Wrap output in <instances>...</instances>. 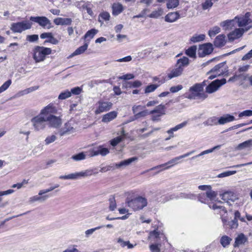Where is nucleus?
Instances as JSON below:
<instances>
[{"label":"nucleus","instance_id":"1","mask_svg":"<svg viewBox=\"0 0 252 252\" xmlns=\"http://www.w3.org/2000/svg\"><path fill=\"white\" fill-rule=\"evenodd\" d=\"M57 111V108L53 103L49 104L41 109V114L46 117V120L50 127L58 128L62 124L61 117L55 115Z\"/></svg>","mask_w":252,"mask_h":252},{"label":"nucleus","instance_id":"2","mask_svg":"<svg viewBox=\"0 0 252 252\" xmlns=\"http://www.w3.org/2000/svg\"><path fill=\"white\" fill-rule=\"evenodd\" d=\"M33 59L35 63L44 61L46 56L51 54L52 50L50 48L43 46H36L32 51Z\"/></svg>","mask_w":252,"mask_h":252},{"label":"nucleus","instance_id":"3","mask_svg":"<svg viewBox=\"0 0 252 252\" xmlns=\"http://www.w3.org/2000/svg\"><path fill=\"white\" fill-rule=\"evenodd\" d=\"M31 122L34 130L36 131L44 130L46 127V117L41 114V110L39 115L31 119Z\"/></svg>","mask_w":252,"mask_h":252},{"label":"nucleus","instance_id":"4","mask_svg":"<svg viewBox=\"0 0 252 252\" xmlns=\"http://www.w3.org/2000/svg\"><path fill=\"white\" fill-rule=\"evenodd\" d=\"M97 172H94L93 169H87L79 172L71 173L67 175H61L59 177L60 179L63 180H77L80 178H85L91 176Z\"/></svg>","mask_w":252,"mask_h":252},{"label":"nucleus","instance_id":"5","mask_svg":"<svg viewBox=\"0 0 252 252\" xmlns=\"http://www.w3.org/2000/svg\"><path fill=\"white\" fill-rule=\"evenodd\" d=\"M227 72V67L225 62L221 63L214 67L208 73L210 75L208 79L212 80L217 76L223 75Z\"/></svg>","mask_w":252,"mask_h":252},{"label":"nucleus","instance_id":"6","mask_svg":"<svg viewBox=\"0 0 252 252\" xmlns=\"http://www.w3.org/2000/svg\"><path fill=\"white\" fill-rule=\"evenodd\" d=\"M129 207L134 211L142 209L147 205V200L145 197L139 196L127 202Z\"/></svg>","mask_w":252,"mask_h":252},{"label":"nucleus","instance_id":"7","mask_svg":"<svg viewBox=\"0 0 252 252\" xmlns=\"http://www.w3.org/2000/svg\"><path fill=\"white\" fill-rule=\"evenodd\" d=\"M32 23L29 21L13 23L11 25L10 29L14 32L21 33L23 31L31 29Z\"/></svg>","mask_w":252,"mask_h":252},{"label":"nucleus","instance_id":"8","mask_svg":"<svg viewBox=\"0 0 252 252\" xmlns=\"http://www.w3.org/2000/svg\"><path fill=\"white\" fill-rule=\"evenodd\" d=\"M252 14L251 12H247L245 15L242 16H237L235 17L237 26L241 28H247L249 26H252V19L250 18Z\"/></svg>","mask_w":252,"mask_h":252},{"label":"nucleus","instance_id":"9","mask_svg":"<svg viewBox=\"0 0 252 252\" xmlns=\"http://www.w3.org/2000/svg\"><path fill=\"white\" fill-rule=\"evenodd\" d=\"M205 81L202 83H197L191 87L189 91L197 97V98L205 99L207 97V95L203 93V87L206 85Z\"/></svg>","mask_w":252,"mask_h":252},{"label":"nucleus","instance_id":"10","mask_svg":"<svg viewBox=\"0 0 252 252\" xmlns=\"http://www.w3.org/2000/svg\"><path fill=\"white\" fill-rule=\"evenodd\" d=\"M113 104L110 101L99 100L96 104L94 113L96 115L109 111L112 107Z\"/></svg>","mask_w":252,"mask_h":252},{"label":"nucleus","instance_id":"11","mask_svg":"<svg viewBox=\"0 0 252 252\" xmlns=\"http://www.w3.org/2000/svg\"><path fill=\"white\" fill-rule=\"evenodd\" d=\"M75 123L74 121L70 120L66 123L60 129L59 135L61 136L67 135L74 133L75 131Z\"/></svg>","mask_w":252,"mask_h":252},{"label":"nucleus","instance_id":"12","mask_svg":"<svg viewBox=\"0 0 252 252\" xmlns=\"http://www.w3.org/2000/svg\"><path fill=\"white\" fill-rule=\"evenodd\" d=\"M252 28V26H249L247 28H236L233 31L228 34L229 41H233L235 39L242 37L244 32H248Z\"/></svg>","mask_w":252,"mask_h":252},{"label":"nucleus","instance_id":"13","mask_svg":"<svg viewBox=\"0 0 252 252\" xmlns=\"http://www.w3.org/2000/svg\"><path fill=\"white\" fill-rule=\"evenodd\" d=\"M30 20L37 23L43 28L49 29L51 28V22L49 19L45 16H31Z\"/></svg>","mask_w":252,"mask_h":252},{"label":"nucleus","instance_id":"14","mask_svg":"<svg viewBox=\"0 0 252 252\" xmlns=\"http://www.w3.org/2000/svg\"><path fill=\"white\" fill-rule=\"evenodd\" d=\"M183 158H184L183 155L175 157L168 161L167 162L154 167L149 169V170L160 169V171H162L164 169H167L173 166L174 165L178 164L179 162V160ZM148 171H149V170Z\"/></svg>","mask_w":252,"mask_h":252},{"label":"nucleus","instance_id":"15","mask_svg":"<svg viewBox=\"0 0 252 252\" xmlns=\"http://www.w3.org/2000/svg\"><path fill=\"white\" fill-rule=\"evenodd\" d=\"M226 82V79L224 78L220 80L216 79L207 86L206 88V92L208 94L214 93L217 91L220 87L225 84Z\"/></svg>","mask_w":252,"mask_h":252},{"label":"nucleus","instance_id":"16","mask_svg":"<svg viewBox=\"0 0 252 252\" xmlns=\"http://www.w3.org/2000/svg\"><path fill=\"white\" fill-rule=\"evenodd\" d=\"M213 51L212 44L206 43L200 45L198 51V54L200 57H204L210 54Z\"/></svg>","mask_w":252,"mask_h":252},{"label":"nucleus","instance_id":"17","mask_svg":"<svg viewBox=\"0 0 252 252\" xmlns=\"http://www.w3.org/2000/svg\"><path fill=\"white\" fill-rule=\"evenodd\" d=\"M90 152L91 157H94L98 155L105 156L109 153V151L107 148H103L102 146H99L91 149Z\"/></svg>","mask_w":252,"mask_h":252},{"label":"nucleus","instance_id":"18","mask_svg":"<svg viewBox=\"0 0 252 252\" xmlns=\"http://www.w3.org/2000/svg\"><path fill=\"white\" fill-rule=\"evenodd\" d=\"M236 24L235 18L232 20H227L221 22L220 26L224 31H229L234 28Z\"/></svg>","mask_w":252,"mask_h":252},{"label":"nucleus","instance_id":"19","mask_svg":"<svg viewBox=\"0 0 252 252\" xmlns=\"http://www.w3.org/2000/svg\"><path fill=\"white\" fill-rule=\"evenodd\" d=\"M117 115V112L115 111H111L103 115L101 121L104 123L107 124L116 118Z\"/></svg>","mask_w":252,"mask_h":252},{"label":"nucleus","instance_id":"20","mask_svg":"<svg viewBox=\"0 0 252 252\" xmlns=\"http://www.w3.org/2000/svg\"><path fill=\"white\" fill-rule=\"evenodd\" d=\"M221 199L223 201L229 202V201L234 202L237 199L235 194L232 191H226L220 195Z\"/></svg>","mask_w":252,"mask_h":252},{"label":"nucleus","instance_id":"21","mask_svg":"<svg viewBox=\"0 0 252 252\" xmlns=\"http://www.w3.org/2000/svg\"><path fill=\"white\" fill-rule=\"evenodd\" d=\"M183 72V71L180 67H178L176 65L174 68L171 69L167 74V77L169 79L180 76Z\"/></svg>","mask_w":252,"mask_h":252},{"label":"nucleus","instance_id":"22","mask_svg":"<svg viewBox=\"0 0 252 252\" xmlns=\"http://www.w3.org/2000/svg\"><path fill=\"white\" fill-rule=\"evenodd\" d=\"M49 195L48 194L43 195H36L33 196L29 198V202L30 203H33L35 202H43L45 201L48 198Z\"/></svg>","mask_w":252,"mask_h":252},{"label":"nucleus","instance_id":"23","mask_svg":"<svg viewBox=\"0 0 252 252\" xmlns=\"http://www.w3.org/2000/svg\"><path fill=\"white\" fill-rule=\"evenodd\" d=\"M189 59L186 57H183L177 61L175 65L180 67L182 71H184V68L189 64Z\"/></svg>","mask_w":252,"mask_h":252},{"label":"nucleus","instance_id":"24","mask_svg":"<svg viewBox=\"0 0 252 252\" xmlns=\"http://www.w3.org/2000/svg\"><path fill=\"white\" fill-rule=\"evenodd\" d=\"M180 18V14L178 12H173L168 13L165 17V21L167 22L172 23L176 21Z\"/></svg>","mask_w":252,"mask_h":252},{"label":"nucleus","instance_id":"25","mask_svg":"<svg viewBox=\"0 0 252 252\" xmlns=\"http://www.w3.org/2000/svg\"><path fill=\"white\" fill-rule=\"evenodd\" d=\"M137 158L136 157H132L129 158L128 159L123 160L121 161L120 163H115V166L117 168H120L121 167H125L130 164H131L132 162L136 160Z\"/></svg>","mask_w":252,"mask_h":252},{"label":"nucleus","instance_id":"26","mask_svg":"<svg viewBox=\"0 0 252 252\" xmlns=\"http://www.w3.org/2000/svg\"><path fill=\"white\" fill-rule=\"evenodd\" d=\"M54 23L56 25H70L72 23V20L70 18H57L54 20Z\"/></svg>","mask_w":252,"mask_h":252},{"label":"nucleus","instance_id":"27","mask_svg":"<svg viewBox=\"0 0 252 252\" xmlns=\"http://www.w3.org/2000/svg\"><path fill=\"white\" fill-rule=\"evenodd\" d=\"M205 196H206L208 198H209L210 200H213L216 197L217 193L214 191L211 190L210 189L209 190L206 192V194H205V193L200 194L199 197V200L201 203H205V202L202 200V198L205 197Z\"/></svg>","mask_w":252,"mask_h":252},{"label":"nucleus","instance_id":"28","mask_svg":"<svg viewBox=\"0 0 252 252\" xmlns=\"http://www.w3.org/2000/svg\"><path fill=\"white\" fill-rule=\"evenodd\" d=\"M225 36L223 34L218 35L214 41V45L217 47H221L223 46L225 43Z\"/></svg>","mask_w":252,"mask_h":252},{"label":"nucleus","instance_id":"29","mask_svg":"<svg viewBox=\"0 0 252 252\" xmlns=\"http://www.w3.org/2000/svg\"><path fill=\"white\" fill-rule=\"evenodd\" d=\"M235 120V118L233 116L226 114L222 117H220L219 119V124L224 125L226 123L232 122Z\"/></svg>","mask_w":252,"mask_h":252},{"label":"nucleus","instance_id":"30","mask_svg":"<svg viewBox=\"0 0 252 252\" xmlns=\"http://www.w3.org/2000/svg\"><path fill=\"white\" fill-rule=\"evenodd\" d=\"M89 45L88 43H85L83 46H81L78 48L73 53H72L69 56V58H72L74 56L80 55L83 53L88 48Z\"/></svg>","mask_w":252,"mask_h":252},{"label":"nucleus","instance_id":"31","mask_svg":"<svg viewBox=\"0 0 252 252\" xmlns=\"http://www.w3.org/2000/svg\"><path fill=\"white\" fill-rule=\"evenodd\" d=\"M123 10V7L120 3H114L112 5V13L114 15H118Z\"/></svg>","mask_w":252,"mask_h":252},{"label":"nucleus","instance_id":"32","mask_svg":"<svg viewBox=\"0 0 252 252\" xmlns=\"http://www.w3.org/2000/svg\"><path fill=\"white\" fill-rule=\"evenodd\" d=\"M219 119L216 117H212L208 118L203 124L207 126H216L219 124Z\"/></svg>","mask_w":252,"mask_h":252},{"label":"nucleus","instance_id":"33","mask_svg":"<svg viewBox=\"0 0 252 252\" xmlns=\"http://www.w3.org/2000/svg\"><path fill=\"white\" fill-rule=\"evenodd\" d=\"M247 238L243 234L239 235L235 239V247L239 246L241 245L244 244L247 241Z\"/></svg>","mask_w":252,"mask_h":252},{"label":"nucleus","instance_id":"34","mask_svg":"<svg viewBox=\"0 0 252 252\" xmlns=\"http://www.w3.org/2000/svg\"><path fill=\"white\" fill-rule=\"evenodd\" d=\"M220 147V145H218L214 147L213 148L205 150L202 152H201L199 154L196 155L195 156H194L191 158L192 159H194L196 158L197 157L203 156L204 155L208 154L210 153H212L214 150L216 149H219Z\"/></svg>","mask_w":252,"mask_h":252},{"label":"nucleus","instance_id":"35","mask_svg":"<svg viewBox=\"0 0 252 252\" xmlns=\"http://www.w3.org/2000/svg\"><path fill=\"white\" fill-rule=\"evenodd\" d=\"M251 147H252V139L239 144L237 147V149L242 150L245 148H250Z\"/></svg>","mask_w":252,"mask_h":252},{"label":"nucleus","instance_id":"36","mask_svg":"<svg viewBox=\"0 0 252 252\" xmlns=\"http://www.w3.org/2000/svg\"><path fill=\"white\" fill-rule=\"evenodd\" d=\"M117 242L120 244V246L122 248L127 246V248L129 249L133 248L136 245V244L134 245L130 244L129 241H125L123 239L120 238L118 239Z\"/></svg>","mask_w":252,"mask_h":252},{"label":"nucleus","instance_id":"37","mask_svg":"<svg viewBox=\"0 0 252 252\" xmlns=\"http://www.w3.org/2000/svg\"><path fill=\"white\" fill-rule=\"evenodd\" d=\"M197 47L192 46L186 51V54L190 58H195Z\"/></svg>","mask_w":252,"mask_h":252},{"label":"nucleus","instance_id":"38","mask_svg":"<svg viewBox=\"0 0 252 252\" xmlns=\"http://www.w3.org/2000/svg\"><path fill=\"white\" fill-rule=\"evenodd\" d=\"M165 106L164 105L160 104L157 106L155 109L152 111H151L150 113L154 114L155 113H159L158 116H161L162 115L165 114L164 112Z\"/></svg>","mask_w":252,"mask_h":252},{"label":"nucleus","instance_id":"39","mask_svg":"<svg viewBox=\"0 0 252 252\" xmlns=\"http://www.w3.org/2000/svg\"><path fill=\"white\" fill-rule=\"evenodd\" d=\"M210 208H212L213 210H218V212L220 214V215L223 216L225 214L227 213V210L224 207L218 205L217 204H215L213 205L212 207H210Z\"/></svg>","mask_w":252,"mask_h":252},{"label":"nucleus","instance_id":"40","mask_svg":"<svg viewBox=\"0 0 252 252\" xmlns=\"http://www.w3.org/2000/svg\"><path fill=\"white\" fill-rule=\"evenodd\" d=\"M163 13V10L161 8H158L157 10L153 11L149 17L152 18H158Z\"/></svg>","mask_w":252,"mask_h":252},{"label":"nucleus","instance_id":"41","mask_svg":"<svg viewBox=\"0 0 252 252\" xmlns=\"http://www.w3.org/2000/svg\"><path fill=\"white\" fill-rule=\"evenodd\" d=\"M110 14L107 12H103L99 15L98 21L102 23L103 21H109L110 19Z\"/></svg>","mask_w":252,"mask_h":252},{"label":"nucleus","instance_id":"42","mask_svg":"<svg viewBox=\"0 0 252 252\" xmlns=\"http://www.w3.org/2000/svg\"><path fill=\"white\" fill-rule=\"evenodd\" d=\"M150 113L148 112V111L147 109H145L139 112H137L134 114V118L133 119L132 121L138 119L141 117H145L146 116H147Z\"/></svg>","mask_w":252,"mask_h":252},{"label":"nucleus","instance_id":"43","mask_svg":"<svg viewBox=\"0 0 252 252\" xmlns=\"http://www.w3.org/2000/svg\"><path fill=\"white\" fill-rule=\"evenodd\" d=\"M179 4V0H168L166 3L168 9H173L177 7Z\"/></svg>","mask_w":252,"mask_h":252},{"label":"nucleus","instance_id":"44","mask_svg":"<svg viewBox=\"0 0 252 252\" xmlns=\"http://www.w3.org/2000/svg\"><path fill=\"white\" fill-rule=\"evenodd\" d=\"M205 37V35L203 34H195L190 38V41L193 43L203 41Z\"/></svg>","mask_w":252,"mask_h":252},{"label":"nucleus","instance_id":"45","mask_svg":"<svg viewBox=\"0 0 252 252\" xmlns=\"http://www.w3.org/2000/svg\"><path fill=\"white\" fill-rule=\"evenodd\" d=\"M232 239L227 236H223L220 240V244L223 247H226L229 245Z\"/></svg>","mask_w":252,"mask_h":252},{"label":"nucleus","instance_id":"46","mask_svg":"<svg viewBox=\"0 0 252 252\" xmlns=\"http://www.w3.org/2000/svg\"><path fill=\"white\" fill-rule=\"evenodd\" d=\"M220 32V28L218 26H215L209 30L208 34L210 37H212L219 33Z\"/></svg>","mask_w":252,"mask_h":252},{"label":"nucleus","instance_id":"47","mask_svg":"<svg viewBox=\"0 0 252 252\" xmlns=\"http://www.w3.org/2000/svg\"><path fill=\"white\" fill-rule=\"evenodd\" d=\"M98 31L95 29H91L88 31L84 35V38L87 39L90 38V39L93 38L94 36L97 33Z\"/></svg>","mask_w":252,"mask_h":252},{"label":"nucleus","instance_id":"48","mask_svg":"<svg viewBox=\"0 0 252 252\" xmlns=\"http://www.w3.org/2000/svg\"><path fill=\"white\" fill-rule=\"evenodd\" d=\"M57 139V136L54 134L48 135L44 140L45 144L46 145H49L50 144L55 142Z\"/></svg>","mask_w":252,"mask_h":252},{"label":"nucleus","instance_id":"49","mask_svg":"<svg viewBox=\"0 0 252 252\" xmlns=\"http://www.w3.org/2000/svg\"><path fill=\"white\" fill-rule=\"evenodd\" d=\"M158 86L159 85L157 84H150L146 87L145 89V93L149 94L153 92Z\"/></svg>","mask_w":252,"mask_h":252},{"label":"nucleus","instance_id":"50","mask_svg":"<svg viewBox=\"0 0 252 252\" xmlns=\"http://www.w3.org/2000/svg\"><path fill=\"white\" fill-rule=\"evenodd\" d=\"M59 186H60L59 184H56L54 186L50 187L48 189L40 190L39 191V195H43L44 194H46V193L53 190L56 188H59Z\"/></svg>","mask_w":252,"mask_h":252},{"label":"nucleus","instance_id":"51","mask_svg":"<svg viewBox=\"0 0 252 252\" xmlns=\"http://www.w3.org/2000/svg\"><path fill=\"white\" fill-rule=\"evenodd\" d=\"M213 5V2L211 1V0H206L202 3L201 6L202 9L205 10L211 8Z\"/></svg>","mask_w":252,"mask_h":252},{"label":"nucleus","instance_id":"52","mask_svg":"<svg viewBox=\"0 0 252 252\" xmlns=\"http://www.w3.org/2000/svg\"><path fill=\"white\" fill-rule=\"evenodd\" d=\"M72 158L75 161H80L86 158V155L82 152L78 154L74 155L72 157Z\"/></svg>","mask_w":252,"mask_h":252},{"label":"nucleus","instance_id":"53","mask_svg":"<svg viewBox=\"0 0 252 252\" xmlns=\"http://www.w3.org/2000/svg\"><path fill=\"white\" fill-rule=\"evenodd\" d=\"M109 209L110 211H113L116 208V203L114 196L111 197L109 199Z\"/></svg>","mask_w":252,"mask_h":252},{"label":"nucleus","instance_id":"54","mask_svg":"<svg viewBox=\"0 0 252 252\" xmlns=\"http://www.w3.org/2000/svg\"><path fill=\"white\" fill-rule=\"evenodd\" d=\"M71 96V92L68 90L62 92L59 95L58 98L60 99H65Z\"/></svg>","mask_w":252,"mask_h":252},{"label":"nucleus","instance_id":"55","mask_svg":"<svg viewBox=\"0 0 252 252\" xmlns=\"http://www.w3.org/2000/svg\"><path fill=\"white\" fill-rule=\"evenodd\" d=\"M236 173V171H225L223 173L219 174L217 177L218 178H224L225 177L230 176L231 175H234Z\"/></svg>","mask_w":252,"mask_h":252},{"label":"nucleus","instance_id":"56","mask_svg":"<svg viewBox=\"0 0 252 252\" xmlns=\"http://www.w3.org/2000/svg\"><path fill=\"white\" fill-rule=\"evenodd\" d=\"M11 84V80L6 81L1 87H0V94L6 90Z\"/></svg>","mask_w":252,"mask_h":252},{"label":"nucleus","instance_id":"57","mask_svg":"<svg viewBox=\"0 0 252 252\" xmlns=\"http://www.w3.org/2000/svg\"><path fill=\"white\" fill-rule=\"evenodd\" d=\"M145 106H142V105H134L132 107V110L133 113L134 114L137 112H139L141 111L145 110Z\"/></svg>","mask_w":252,"mask_h":252},{"label":"nucleus","instance_id":"58","mask_svg":"<svg viewBox=\"0 0 252 252\" xmlns=\"http://www.w3.org/2000/svg\"><path fill=\"white\" fill-rule=\"evenodd\" d=\"M188 124L187 121H184L182 122V123L178 124L176 125L174 127L171 128L175 132L176 131L179 129H181L183 128V127H185Z\"/></svg>","mask_w":252,"mask_h":252},{"label":"nucleus","instance_id":"59","mask_svg":"<svg viewBox=\"0 0 252 252\" xmlns=\"http://www.w3.org/2000/svg\"><path fill=\"white\" fill-rule=\"evenodd\" d=\"M188 124L187 121H184L182 122V123L178 124L176 125L174 127L171 128L175 132L176 131L179 129H181L183 128V127H185Z\"/></svg>","mask_w":252,"mask_h":252},{"label":"nucleus","instance_id":"60","mask_svg":"<svg viewBox=\"0 0 252 252\" xmlns=\"http://www.w3.org/2000/svg\"><path fill=\"white\" fill-rule=\"evenodd\" d=\"M160 244H152L150 246V249L152 252H160Z\"/></svg>","mask_w":252,"mask_h":252},{"label":"nucleus","instance_id":"61","mask_svg":"<svg viewBox=\"0 0 252 252\" xmlns=\"http://www.w3.org/2000/svg\"><path fill=\"white\" fill-rule=\"evenodd\" d=\"M124 136H118L115 138L111 140L110 143L111 145L113 146H116L118 143H119L123 139Z\"/></svg>","mask_w":252,"mask_h":252},{"label":"nucleus","instance_id":"62","mask_svg":"<svg viewBox=\"0 0 252 252\" xmlns=\"http://www.w3.org/2000/svg\"><path fill=\"white\" fill-rule=\"evenodd\" d=\"M102 226H99L94 228L88 229L85 231V235L86 237H88L90 235H92L95 230L102 228Z\"/></svg>","mask_w":252,"mask_h":252},{"label":"nucleus","instance_id":"63","mask_svg":"<svg viewBox=\"0 0 252 252\" xmlns=\"http://www.w3.org/2000/svg\"><path fill=\"white\" fill-rule=\"evenodd\" d=\"M64 252H81L77 249V246L72 245L64 251Z\"/></svg>","mask_w":252,"mask_h":252},{"label":"nucleus","instance_id":"64","mask_svg":"<svg viewBox=\"0 0 252 252\" xmlns=\"http://www.w3.org/2000/svg\"><path fill=\"white\" fill-rule=\"evenodd\" d=\"M183 89V86L181 85H178L176 86L171 87L170 88V91L172 93H175L179 92Z\"/></svg>","mask_w":252,"mask_h":252}]
</instances>
